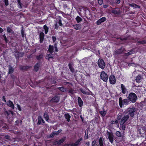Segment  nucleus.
<instances>
[{"mask_svg":"<svg viewBox=\"0 0 146 146\" xmlns=\"http://www.w3.org/2000/svg\"><path fill=\"white\" fill-rule=\"evenodd\" d=\"M136 109L134 107H130L127 108L124 116L123 117H125L127 120L129 118L130 116L132 117L134 116L135 114Z\"/></svg>","mask_w":146,"mask_h":146,"instance_id":"obj_1","label":"nucleus"},{"mask_svg":"<svg viewBox=\"0 0 146 146\" xmlns=\"http://www.w3.org/2000/svg\"><path fill=\"white\" fill-rule=\"evenodd\" d=\"M127 98L129 101L130 103H134L136 102L137 99L136 95L133 92L130 93L128 95Z\"/></svg>","mask_w":146,"mask_h":146,"instance_id":"obj_2","label":"nucleus"},{"mask_svg":"<svg viewBox=\"0 0 146 146\" xmlns=\"http://www.w3.org/2000/svg\"><path fill=\"white\" fill-rule=\"evenodd\" d=\"M119 103L120 107L122 108L123 105H127L130 103V102L128 99L122 100V98L120 97L119 98Z\"/></svg>","mask_w":146,"mask_h":146,"instance_id":"obj_3","label":"nucleus"},{"mask_svg":"<svg viewBox=\"0 0 146 146\" xmlns=\"http://www.w3.org/2000/svg\"><path fill=\"white\" fill-rule=\"evenodd\" d=\"M56 20L57 21H55V23L54 26V29H55L58 30L60 29L59 26L62 27L63 25L62 23V20L60 18H59L57 19H56Z\"/></svg>","mask_w":146,"mask_h":146,"instance_id":"obj_4","label":"nucleus"},{"mask_svg":"<svg viewBox=\"0 0 146 146\" xmlns=\"http://www.w3.org/2000/svg\"><path fill=\"white\" fill-rule=\"evenodd\" d=\"M100 78L104 82H107L108 80V76L104 71H102L100 75Z\"/></svg>","mask_w":146,"mask_h":146,"instance_id":"obj_5","label":"nucleus"},{"mask_svg":"<svg viewBox=\"0 0 146 146\" xmlns=\"http://www.w3.org/2000/svg\"><path fill=\"white\" fill-rule=\"evenodd\" d=\"M127 118L125 117H123L122 119H121V120L120 121V127L119 128V129H120V128H121V129L124 131L125 130V125L124 124V123L126 122L127 120Z\"/></svg>","mask_w":146,"mask_h":146,"instance_id":"obj_6","label":"nucleus"},{"mask_svg":"<svg viewBox=\"0 0 146 146\" xmlns=\"http://www.w3.org/2000/svg\"><path fill=\"white\" fill-rule=\"evenodd\" d=\"M98 64L99 67L102 69L105 68V63L104 60L102 58H99L98 61Z\"/></svg>","mask_w":146,"mask_h":146,"instance_id":"obj_7","label":"nucleus"},{"mask_svg":"<svg viewBox=\"0 0 146 146\" xmlns=\"http://www.w3.org/2000/svg\"><path fill=\"white\" fill-rule=\"evenodd\" d=\"M110 83L111 84H114L116 83V79L115 76L113 75H111L109 78Z\"/></svg>","mask_w":146,"mask_h":146,"instance_id":"obj_8","label":"nucleus"},{"mask_svg":"<svg viewBox=\"0 0 146 146\" xmlns=\"http://www.w3.org/2000/svg\"><path fill=\"white\" fill-rule=\"evenodd\" d=\"M111 12L114 15H119L121 14L120 9L118 7L113 8L111 10Z\"/></svg>","mask_w":146,"mask_h":146,"instance_id":"obj_9","label":"nucleus"},{"mask_svg":"<svg viewBox=\"0 0 146 146\" xmlns=\"http://www.w3.org/2000/svg\"><path fill=\"white\" fill-rule=\"evenodd\" d=\"M15 57L17 60L19 59L20 57H23L24 55V53L21 52L17 51H15Z\"/></svg>","mask_w":146,"mask_h":146,"instance_id":"obj_10","label":"nucleus"},{"mask_svg":"<svg viewBox=\"0 0 146 146\" xmlns=\"http://www.w3.org/2000/svg\"><path fill=\"white\" fill-rule=\"evenodd\" d=\"M107 133L108 134V139H109V141L111 143H112L114 141V135L113 133L111 132L107 131Z\"/></svg>","mask_w":146,"mask_h":146,"instance_id":"obj_11","label":"nucleus"},{"mask_svg":"<svg viewBox=\"0 0 146 146\" xmlns=\"http://www.w3.org/2000/svg\"><path fill=\"white\" fill-rule=\"evenodd\" d=\"M60 99V97L59 96H55L53 97L50 100V102L52 103H57Z\"/></svg>","mask_w":146,"mask_h":146,"instance_id":"obj_12","label":"nucleus"},{"mask_svg":"<svg viewBox=\"0 0 146 146\" xmlns=\"http://www.w3.org/2000/svg\"><path fill=\"white\" fill-rule=\"evenodd\" d=\"M125 50V49L121 47L119 49L115 50L114 52V54L115 55L121 54Z\"/></svg>","mask_w":146,"mask_h":146,"instance_id":"obj_13","label":"nucleus"},{"mask_svg":"<svg viewBox=\"0 0 146 146\" xmlns=\"http://www.w3.org/2000/svg\"><path fill=\"white\" fill-rule=\"evenodd\" d=\"M72 113L74 114H76L75 113V112L77 113L78 114H80L81 113L82 111V108H78V110L75 108H74L72 110H70V111Z\"/></svg>","mask_w":146,"mask_h":146,"instance_id":"obj_14","label":"nucleus"},{"mask_svg":"<svg viewBox=\"0 0 146 146\" xmlns=\"http://www.w3.org/2000/svg\"><path fill=\"white\" fill-rule=\"evenodd\" d=\"M45 123V121L41 116H39L38 118V122L36 124L38 125H43Z\"/></svg>","mask_w":146,"mask_h":146,"instance_id":"obj_15","label":"nucleus"},{"mask_svg":"<svg viewBox=\"0 0 146 146\" xmlns=\"http://www.w3.org/2000/svg\"><path fill=\"white\" fill-rule=\"evenodd\" d=\"M115 134L117 137L120 138L121 141L123 140L124 138V134H123L121 133L119 131H117L115 133Z\"/></svg>","mask_w":146,"mask_h":146,"instance_id":"obj_16","label":"nucleus"},{"mask_svg":"<svg viewBox=\"0 0 146 146\" xmlns=\"http://www.w3.org/2000/svg\"><path fill=\"white\" fill-rule=\"evenodd\" d=\"M106 20V19L105 17H103L99 19L96 21V24L97 25H99L102 23L104 22Z\"/></svg>","mask_w":146,"mask_h":146,"instance_id":"obj_17","label":"nucleus"},{"mask_svg":"<svg viewBox=\"0 0 146 146\" xmlns=\"http://www.w3.org/2000/svg\"><path fill=\"white\" fill-rule=\"evenodd\" d=\"M121 87L122 90V92L123 94H125L127 92V89L125 86L123 84L121 85Z\"/></svg>","mask_w":146,"mask_h":146,"instance_id":"obj_18","label":"nucleus"},{"mask_svg":"<svg viewBox=\"0 0 146 146\" xmlns=\"http://www.w3.org/2000/svg\"><path fill=\"white\" fill-rule=\"evenodd\" d=\"M44 36V34L43 32H41L40 33L39 36L40 43H43Z\"/></svg>","mask_w":146,"mask_h":146,"instance_id":"obj_19","label":"nucleus"},{"mask_svg":"<svg viewBox=\"0 0 146 146\" xmlns=\"http://www.w3.org/2000/svg\"><path fill=\"white\" fill-rule=\"evenodd\" d=\"M78 106L80 107H81L83 106V102L81 98L78 97Z\"/></svg>","mask_w":146,"mask_h":146,"instance_id":"obj_20","label":"nucleus"},{"mask_svg":"<svg viewBox=\"0 0 146 146\" xmlns=\"http://www.w3.org/2000/svg\"><path fill=\"white\" fill-rule=\"evenodd\" d=\"M99 146H104L105 142L103 137H100L99 140Z\"/></svg>","mask_w":146,"mask_h":146,"instance_id":"obj_21","label":"nucleus"},{"mask_svg":"<svg viewBox=\"0 0 146 146\" xmlns=\"http://www.w3.org/2000/svg\"><path fill=\"white\" fill-rule=\"evenodd\" d=\"M82 139V138H80L78 139L74 143H73L72 146H78L80 143V142L81 141Z\"/></svg>","mask_w":146,"mask_h":146,"instance_id":"obj_22","label":"nucleus"},{"mask_svg":"<svg viewBox=\"0 0 146 146\" xmlns=\"http://www.w3.org/2000/svg\"><path fill=\"white\" fill-rule=\"evenodd\" d=\"M4 114L6 116V118L8 119H10V110L5 111L4 112Z\"/></svg>","mask_w":146,"mask_h":146,"instance_id":"obj_23","label":"nucleus"},{"mask_svg":"<svg viewBox=\"0 0 146 146\" xmlns=\"http://www.w3.org/2000/svg\"><path fill=\"white\" fill-rule=\"evenodd\" d=\"M7 105L9 106V107L13 109H14V106L13 104L11 101L9 100L7 103Z\"/></svg>","mask_w":146,"mask_h":146,"instance_id":"obj_24","label":"nucleus"},{"mask_svg":"<svg viewBox=\"0 0 146 146\" xmlns=\"http://www.w3.org/2000/svg\"><path fill=\"white\" fill-rule=\"evenodd\" d=\"M54 47L52 45H50L48 49V51L52 53L54 52Z\"/></svg>","mask_w":146,"mask_h":146,"instance_id":"obj_25","label":"nucleus"},{"mask_svg":"<svg viewBox=\"0 0 146 146\" xmlns=\"http://www.w3.org/2000/svg\"><path fill=\"white\" fill-rule=\"evenodd\" d=\"M142 78L141 76V75H138L137 76L135 79V81L137 83H140L141 82L140 80H141Z\"/></svg>","mask_w":146,"mask_h":146,"instance_id":"obj_26","label":"nucleus"},{"mask_svg":"<svg viewBox=\"0 0 146 146\" xmlns=\"http://www.w3.org/2000/svg\"><path fill=\"white\" fill-rule=\"evenodd\" d=\"M99 113L100 115L102 117H103L106 115L107 111L104 110V109L103 111H99Z\"/></svg>","mask_w":146,"mask_h":146,"instance_id":"obj_27","label":"nucleus"},{"mask_svg":"<svg viewBox=\"0 0 146 146\" xmlns=\"http://www.w3.org/2000/svg\"><path fill=\"white\" fill-rule=\"evenodd\" d=\"M30 68L29 66H20V69L21 70H25L28 69Z\"/></svg>","mask_w":146,"mask_h":146,"instance_id":"obj_28","label":"nucleus"},{"mask_svg":"<svg viewBox=\"0 0 146 146\" xmlns=\"http://www.w3.org/2000/svg\"><path fill=\"white\" fill-rule=\"evenodd\" d=\"M1 37L2 39L5 41L6 43L8 42L9 40L7 38L5 34L1 35Z\"/></svg>","mask_w":146,"mask_h":146,"instance_id":"obj_29","label":"nucleus"},{"mask_svg":"<svg viewBox=\"0 0 146 146\" xmlns=\"http://www.w3.org/2000/svg\"><path fill=\"white\" fill-rule=\"evenodd\" d=\"M1 37L2 39L5 41L6 43L8 42L9 40L7 38L5 34L1 35Z\"/></svg>","mask_w":146,"mask_h":146,"instance_id":"obj_30","label":"nucleus"},{"mask_svg":"<svg viewBox=\"0 0 146 146\" xmlns=\"http://www.w3.org/2000/svg\"><path fill=\"white\" fill-rule=\"evenodd\" d=\"M53 58V55L52 54H48L45 57V58L49 60L50 58Z\"/></svg>","mask_w":146,"mask_h":146,"instance_id":"obj_31","label":"nucleus"},{"mask_svg":"<svg viewBox=\"0 0 146 146\" xmlns=\"http://www.w3.org/2000/svg\"><path fill=\"white\" fill-rule=\"evenodd\" d=\"M66 119H67V121L68 122H69L70 121V118L71 117V116L68 113H67L65 114L64 115Z\"/></svg>","mask_w":146,"mask_h":146,"instance_id":"obj_32","label":"nucleus"},{"mask_svg":"<svg viewBox=\"0 0 146 146\" xmlns=\"http://www.w3.org/2000/svg\"><path fill=\"white\" fill-rule=\"evenodd\" d=\"M40 67V64L38 63H37L34 66V69L36 72H37Z\"/></svg>","mask_w":146,"mask_h":146,"instance_id":"obj_33","label":"nucleus"},{"mask_svg":"<svg viewBox=\"0 0 146 146\" xmlns=\"http://www.w3.org/2000/svg\"><path fill=\"white\" fill-rule=\"evenodd\" d=\"M68 67L70 69V71L73 73L74 72V68L72 67V64L70 63L68 64Z\"/></svg>","mask_w":146,"mask_h":146,"instance_id":"obj_34","label":"nucleus"},{"mask_svg":"<svg viewBox=\"0 0 146 146\" xmlns=\"http://www.w3.org/2000/svg\"><path fill=\"white\" fill-rule=\"evenodd\" d=\"M73 27L76 30L80 29L81 28V26L79 24H77L73 25Z\"/></svg>","mask_w":146,"mask_h":146,"instance_id":"obj_35","label":"nucleus"},{"mask_svg":"<svg viewBox=\"0 0 146 146\" xmlns=\"http://www.w3.org/2000/svg\"><path fill=\"white\" fill-rule=\"evenodd\" d=\"M92 146H99L98 142L96 140L92 141Z\"/></svg>","mask_w":146,"mask_h":146,"instance_id":"obj_36","label":"nucleus"},{"mask_svg":"<svg viewBox=\"0 0 146 146\" xmlns=\"http://www.w3.org/2000/svg\"><path fill=\"white\" fill-rule=\"evenodd\" d=\"M43 116L45 120L46 121H47L49 119V117L48 114L47 113H45L43 115Z\"/></svg>","mask_w":146,"mask_h":146,"instance_id":"obj_37","label":"nucleus"},{"mask_svg":"<svg viewBox=\"0 0 146 146\" xmlns=\"http://www.w3.org/2000/svg\"><path fill=\"white\" fill-rule=\"evenodd\" d=\"M43 57V54H39L38 56H36V58L37 60H40Z\"/></svg>","mask_w":146,"mask_h":146,"instance_id":"obj_38","label":"nucleus"},{"mask_svg":"<svg viewBox=\"0 0 146 146\" xmlns=\"http://www.w3.org/2000/svg\"><path fill=\"white\" fill-rule=\"evenodd\" d=\"M137 43L138 45L146 44V40H143L141 41H138L137 42Z\"/></svg>","mask_w":146,"mask_h":146,"instance_id":"obj_39","label":"nucleus"},{"mask_svg":"<svg viewBox=\"0 0 146 146\" xmlns=\"http://www.w3.org/2000/svg\"><path fill=\"white\" fill-rule=\"evenodd\" d=\"M17 3L18 4V7L20 9L22 8L23 3L21 2V0H17Z\"/></svg>","mask_w":146,"mask_h":146,"instance_id":"obj_40","label":"nucleus"},{"mask_svg":"<svg viewBox=\"0 0 146 146\" xmlns=\"http://www.w3.org/2000/svg\"><path fill=\"white\" fill-rule=\"evenodd\" d=\"M64 139L63 138H62L60 140L57 141V145H60L61 143H63L64 142Z\"/></svg>","mask_w":146,"mask_h":146,"instance_id":"obj_41","label":"nucleus"},{"mask_svg":"<svg viewBox=\"0 0 146 146\" xmlns=\"http://www.w3.org/2000/svg\"><path fill=\"white\" fill-rule=\"evenodd\" d=\"M57 89L62 92H64L66 90V88L64 87H59Z\"/></svg>","mask_w":146,"mask_h":146,"instance_id":"obj_42","label":"nucleus"},{"mask_svg":"<svg viewBox=\"0 0 146 146\" xmlns=\"http://www.w3.org/2000/svg\"><path fill=\"white\" fill-rule=\"evenodd\" d=\"M76 20L78 23L81 22L82 20V19L79 16H78L76 18Z\"/></svg>","mask_w":146,"mask_h":146,"instance_id":"obj_43","label":"nucleus"},{"mask_svg":"<svg viewBox=\"0 0 146 146\" xmlns=\"http://www.w3.org/2000/svg\"><path fill=\"white\" fill-rule=\"evenodd\" d=\"M80 91L84 94L88 95L89 94V92L84 90L83 89L81 88L80 89Z\"/></svg>","mask_w":146,"mask_h":146,"instance_id":"obj_44","label":"nucleus"},{"mask_svg":"<svg viewBox=\"0 0 146 146\" xmlns=\"http://www.w3.org/2000/svg\"><path fill=\"white\" fill-rule=\"evenodd\" d=\"M123 117L122 116V115L121 113H119V114L117 115V119L118 120H121V119H122V118Z\"/></svg>","mask_w":146,"mask_h":146,"instance_id":"obj_45","label":"nucleus"},{"mask_svg":"<svg viewBox=\"0 0 146 146\" xmlns=\"http://www.w3.org/2000/svg\"><path fill=\"white\" fill-rule=\"evenodd\" d=\"M43 28L44 30L45 34H47L48 30V27L45 25L44 26Z\"/></svg>","mask_w":146,"mask_h":146,"instance_id":"obj_46","label":"nucleus"},{"mask_svg":"<svg viewBox=\"0 0 146 146\" xmlns=\"http://www.w3.org/2000/svg\"><path fill=\"white\" fill-rule=\"evenodd\" d=\"M13 71L14 70L11 67H9L8 72V73L9 74H11L13 72Z\"/></svg>","mask_w":146,"mask_h":146,"instance_id":"obj_47","label":"nucleus"},{"mask_svg":"<svg viewBox=\"0 0 146 146\" xmlns=\"http://www.w3.org/2000/svg\"><path fill=\"white\" fill-rule=\"evenodd\" d=\"M7 31L8 33H11L13 31L11 28L9 27H8L7 28Z\"/></svg>","mask_w":146,"mask_h":146,"instance_id":"obj_48","label":"nucleus"},{"mask_svg":"<svg viewBox=\"0 0 146 146\" xmlns=\"http://www.w3.org/2000/svg\"><path fill=\"white\" fill-rule=\"evenodd\" d=\"M74 90L72 88H71L68 90V93H70L72 95H73L74 94Z\"/></svg>","mask_w":146,"mask_h":146,"instance_id":"obj_49","label":"nucleus"},{"mask_svg":"<svg viewBox=\"0 0 146 146\" xmlns=\"http://www.w3.org/2000/svg\"><path fill=\"white\" fill-rule=\"evenodd\" d=\"M133 54V53L131 51L127 53H125V55L126 56H129Z\"/></svg>","mask_w":146,"mask_h":146,"instance_id":"obj_50","label":"nucleus"},{"mask_svg":"<svg viewBox=\"0 0 146 146\" xmlns=\"http://www.w3.org/2000/svg\"><path fill=\"white\" fill-rule=\"evenodd\" d=\"M120 2L121 0H116L114 2V3L115 5H118L120 3Z\"/></svg>","mask_w":146,"mask_h":146,"instance_id":"obj_51","label":"nucleus"},{"mask_svg":"<svg viewBox=\"0 0 146 146\" xmlns=\"http://www.w3.org/2000/svg\"><path fill=\"white\" fill-rule=\"evenodd\" d=\"M4 2L5 4V6H7L9 5L8 0H4Z\"/></svg>","mask_w":146,"mask_h":146,"instance_id":"obj_52","label":"nucleus"},{"mask_svg":"<svg viewBox=\"0 0 146 146\" xmlns=\"http://www.w3.org/2000/svg\"><path fill=\"white\" fill-rule=\"evenodd\" d=\"M21 34L22 36L23 37H24L25 35V33H24V31L23 29H22L21 31Z\"/></svg>","mask_w":146,"mask_h":146,"instance_id":"obj_53","label":"nucleus"},{"mask_svg":"<svg viewBox=\"0 0 146 146\" xmlns=\"http://www.w3.org/2000/svg\"><path fill=\"white\" fill-rule=\"evenodd\" d=\"M88 138V133H86V132H85V135L84 137V139H85L86 140Z\"/></svg>","mask_w":146,"mask_h":146,"instance_id":"obj_54","label":"nucleus"},{"mask_svg":"<svg viewBox=\"0 0 146 146\" xmlns=\"http://www.w3.org/2000/svg\"><path fill=\"white\" fill-rule=\"evenodd\" d=\"M99 4L101 5L103 3V0H98Z\"/></svg>","mask_w":146,"mask_h":146,"instance_id":"obj_55","label":"nucleus"},{"mask_svg":"<svg viewBox=\"0 0 146 146\" xmlns=\"http://www.w3.org/2000/svg\"><path fill=\"white\" fill-rule=\"evenodd\" d=\"M17 109H18V110L19 111H21V107L20 106L19 104H17Z\"/></svg>","mask_w":146,"mask_h":146,"instance_id":"obj_56","label":"nucleus"},{"mask_svg":"<svg viewBox=\"0 0 146 146\" xmlns=\"http://www.w3.org/2000/svg\"><path fill=\"white\" fill-rule=\"evenodd\" d=\"M52 38L54 42L56 40V38L55 36H52Z\"/></svg>","mask_w":146,"mask_h":146,"instance_id":"obj_57","label":"nucleus"},{"mask_svg":"<svg viewBox=\"0 0 146 146\" xmlns=\"http://www.w3.org/2000/svg\"><path fill=\"white\" fill-rule=\"evenodd\" d=\"M136 4L134 3H132L130 5V6L131 7H134L135 8V6L136 5Z\"/></svg>","mask_w":146,"mask_h":146,"instance_id":"obj_58","label":"nucleus"},{"mask_svg":"<svg viewBox=\"0 0 146 146\" xmlns=\"http://www.w3.org/2000/svg\"><path fill=\"white\" fill-rule=\"evenodd\" d=\"M118 120H118L117 119V120H116L115 121V124H118V125H117L118 127H119V123H118Z\"/></svg>","mask_w":146,"mask_h":146,"instance_id":"obj_59","label":"nucleus"},{"mask_svg":"<svg viewBox=\"0 0 146 146\" xmlns=\"http://www.w3.org/2000/svg\"><path fill=\"white\" fill-rule=\"evenodd\" d=\"M119 39L122 41L125 40H127V38H120Z\"/></svg>","mask_w":146,"mask_h":146,"instance_id":"obj_60","label":"nucleus"},{"mask_svg":"<svg viewBox=\"0 0 146 146\" xmlns=\"http://www.w3.org/2000/svg\"><path fill=\"white\" fill-rule=\"evenodd\" d=\"M55 136L54 132H52L50 135V137L52 138L54 137V136Z\"/></svg>","mask_w":146,"mask_h":146,"instance_id":"obj_61","label":"nucleus"},{"mask_svg":"<svg viewBox=\"0 0 146 146\" xmlns=\"http://www.w3.org/2000/svg\"><path fill=\"white\" fill-rule=\"evenodd\" d=\"M94 119L95 121H96V123H97V121H98V117H96L94 118Z\"/></svg>","mask_w":146,"mask_h":146,"instance_id":"obj_62","label":"nucleus"},{"mask_svg":"<svg viewBox=\"0 0 146 146\" xmlns=\"http://www.w3.org/2000/svg\"><path fill=\"white\" fill-rule=\"evenodd\" d=\"M110 124H112V125H113V124H115V121H113V120H112L110 122Z\"/></svg>","mask_w":146,"mask_h":146,"instance_id":"obj_63","label":"nucleus"},{"mask_svg":"<svg viewBox=\"0 0 146 146\" xmlns=\"http://www.w3.org/2000/svg\"><path fill=\"white\" fill-rule=\"evenodd\" d=\"M86 145L87 146H89L90 143L89 142H87L85 143Z\"/></svg>","mask_w":146,"mask_h":146,"instance_id":"obj_64","label":"nucleus"}]
</instances>
